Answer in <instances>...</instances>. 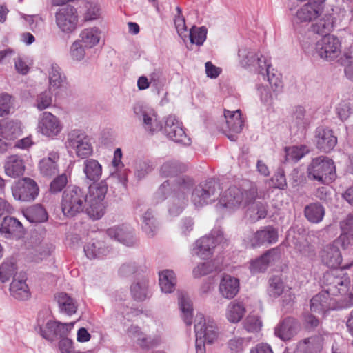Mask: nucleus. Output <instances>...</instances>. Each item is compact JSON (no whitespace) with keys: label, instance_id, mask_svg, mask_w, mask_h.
<instances>
[{"label":"nucleus","instance_id":"1","mask_svg":"<svg viewBox=\"0 0 353 353\" xmlns=\"http://www.w3.org/2000/svg\"><path fill=\"white\" fill-rule=\"evenodd\" d=\"M325 0H309L296 12L294 22L296 23L313 22L312 30L319 34L332 31L335 19L331 13H324Z\"/></svg>","mask_w":353,"mask_h":353},{"label":"nucleus","instance_id":"2","mask_svg":"<svg viewBox=\"0 0 353 353\" xmlns=\"http://www.w3.org/2000/svg\"><path fill=\"white\" fill-rule=\"evenodd\" d=\"M352 266L353 262L347 263L339 270L325 272L323 278L325 290L341 305H344V308L353 305V292L350 291V279L343 270Z\"/></svg>","mask_w":353,"mask_h":353},{"label":"nucleus","instance_id":"3","mask_svg":"<svg viewBox=\"0 0 353 353\" xmlns=\"http://www.w3.org/2000/svg\"><path fill=\"white\" fill-rule=\"evenodd\" d=\"M195 322L196 353H205V344H212L218 339V327L214 320L205 319L202 314L196 316Z\"/></svg>","mask_w":353,"mask_h":353},{"label":"nucleus","instance_id":"4","mask_svg":"<svg viewBox=\"0 0 353 353\" xmlns=\"http://www.w3.org/2000/svg\"><path fill=\"white\" fill-rule=\"evenodd\" d=\"M108 192V184L105 180L94 183L86 193L85 208L88 215L93 219H99L105 214L104 199Z\"/></svg>","mask_w":353,"mask_h":353},{"label":"nucleus","instance_id":"5","mask_svg":"<svg viewBox=\"0 0 353 353\" xmlns=\"http://www.w3.org/2000/svg\"><path fill=\"white\" fill-rule=\"evenodd\" d=\"M257 196V190L251 187L248 190L236 186L230 187L221 196L219 204L220 207L231 210L245 206Z\"/></svg>","mask_w":353,"mask_h":353},{"label":"nucleus","instance_id":"6","mask_svg":"<svg viewBox=\"0 0 353 353\" xmlns=\"http://www.w3.org/2000/svg\"><path fill=\"white\" fill-rule=\"evenodd\" d=\"M63 214L72 217L86 208V192L78 186H68L63 192L61 203Z\"/></svg>","mask_w":353,"mask_h":353},{"label":"nucleus","instance_id":"7","mask_svg":"<svg viewBox=\"0 0 353 353\" xmlns=\"http://www.w3.org/2000/svg\"><path fill=\"white\" fill-rule=\"evenodd\" d=\"M308 178L326 184L332 182L336 178V169L334 161L325 156L314 158L307 170Z\"/></svg>","mask_w":353,"mask_h":353},{"label":"nucleus","instance_id":"8","mask_svg":"<svg viewBox=\"0 0 353 353\" xmlns=\"http://www.w3.org/2000/svg\"><path fill=\"white\" fill-rule=\"evenodd\" d=\"M193 185L194 181L190 177L183 176L177 179L169 201L168 211L171 215H179L187 206L188 194Z\"/></svg>","mask_w":353,"mask_h":353},{"label":"nucleus","instance_id":"9","mask_svg":"<svg viewBox=\"0 0 353 353\" xmlns=\"http://www.w3.org/2000/svg\"><path fill=\"white\" fill-rule=\"evenodd\" d=\"M220 192V185L214 179L199 183L192 192V202L196 207H203L214 202Z\"/></svg>","mask_w":353,"mask_h":353},{"label":"nucleus","instance_id":"10","mask_svg":"<svg viewBox=\"0 0 353 353\" xmlns=\"http://www.w3.org/2000/svg\"><path fill=\"white\" fill-rule=\"evenodd\" d=\"M65 144L68 148L74 150L77 156L81 159L92 155L93 152L90 137L81 130H71L68 134Z\"/></svg>","mask_w":353,"mask_h":353},{"label":"nucleus","instance_id":"11","mask_svg":"<svg viewBox=\"0 0 353 353\" xmlns=\"http://www.w3.org/2000/svg\"><path fill=\"white\" fill-rule=\"evenodd\" d=\"M63 125L60 119L50 112H43L39 116L37 132L43 136L54 139L63 130Z\"/></svg>","mask_w":353,"mask_h":353},{"label":"nucleus","instance_id":"12","mask_svg":"<svg viewBox=\"0 0 353 353\" xmlns=\"http://www.w3.org/2000/svg\"><path fill=\"white\" fill-rule=\"evenodd\" d=\"M310 307L312 312L325 315L330 310L344 308V305H341L325 290L311 299Z\"/></svg>","mask_w":353,"mask_h":353},{"label":"nucleus","instance_id":"13","mask_svg":"<svg viewBox=\"0 0 353 353\" xmlns=\"http://www.w3.org/2000/svg\"><path fill=\"white\" fill-rule=\"evenodd\" d=\"M316 43L315 50L316 54L322 59L333 60L338 57L341 52V43L339 39L329 33Z\"/></svg>","mask_w":353,"mask_h":353},{"label":"nucleus","instance_id":"14","mask_svg":"<svg viewBox=\"0 0 353 353\" xmlns=\"http://www.w3.org/2000/svg\"><path fill=\"white\" fill-rule=\"evenodd\" d=\"M12 193L16 200L30 202L38 196L39 187L33 179L24 177L12 186Z\"/></svg>","mask_w":353,"mask_h":353},{"label":"nucleus","instance_id":"15","mask_svg":"<svg viewBox=\"0 0 353 353\" xmlns=\"http://www.w3.org/2000/svg\"><path fill=\"white\" fill-rule=\"evenodd\" d=\"M55 21L61 32L66 34L72 32L78 23L77 9L71 6L59 8L55 13Z\"/></svg>","mask_w":353,"mask_h":353},{"label":"nucleus","instance_id":"16","mask_svg":"<svg viewBox=\"0 0 353 353\" xmlns=\"http://www.w3.org/2000/svg\"><path fill=\"white\" fill-rule=\"evenodd\" d=\"M163 132L170 139L184 145L191 143L190 139L185 134L182 125L174 115H169L165 118Z\"/></svg>","mask_w":353,"mask_h":353},{"label":"nucleus","instance_id":"17","mask_svg":"<svg viewBox=\"0 0 353 353\" xmlns=\"http://www.w3.org/2000/svg\"><path fill=\"white\" fill-rule=\"evenodd\" d=\"M128 336L143 349H150L161 344V339L159 336H148L141 331V329L134 325L127 329Z\"/></svg>","mask_w":353,"mask_h":353},{"label":"nucleus","instance_id":"18","mask_svg":"<svg viewBox=\"0 0 353 353\" xmlns=\"http://www.w3.org/2000/svg\"><path fill=\"white\" fill-rule=\"evenodd\" d=\"M106 233L110 238L128 247L134 246L137 243L133 230L127 225H122L110 228L107 230Z\"/></svg>","mask_w":353,"mask_h":353},{"label":"nucleus","instance_id":"19","mask_svg":"<svg viewBox=\"0 0 353 353\" xmlns=\"http://www.w3.org/2000/svg\"><path fill=\"white\" fill-rule=\"evenodd\" d=\"M278 231L272 226H266L256 231L250 239L251 248H256L265 244H273L278 241Z\"/></svg>","mask_w":353,"mask_h":353},{"label":"nucleus","instance_id":"20","mask_svg":"<svg viewBox=\"0 0 353 353\" xmlns=\"http://www.w3.org/2000/svg\"><path fill=\"white\" fill-rule=\"evenodd\" d=\"M314 137L316 147L325 152L333 150L337 143V138L333 134L332 130L329 128H317Z\"/></svg>","mask_w":353,"mask_h":353},{"label":"nucleus","instance_id":"21","mask_svg":"<svg viewBox=\"0 0 353 353\" xmlns=\"http://www.w3.org/2000/svg\"><path fill=\"white\" fill-rule=\"evenodd\" d=\"M218 239L212 236H204L194 243L193 254L201 259H208L212 256Z\"/></svg>","mask_w":353,"mask_h":353},{"label":"nucleus","instance_id":"22","mask_svg":"<svg viewBox=\"0 0 353 353\" xmlns=\"http://www.w3.org/2000/svg\"><path fill=\"white\" fill-rule=\"evenodd\" d=\"M298 329L297 321L292 317H287L275 327L274 334L282 341H288L297 334Z\"/></svg>","mask_w":353,"mask_h":353},{"label":"nucleus","instance_id":"23","mask_svg":"<svg viewBox=\"0 0 353 353\" xmlns=\"http://www.w3.org/2000/svg\"><path fill=\"white\" fill-rule=\"evenodd\" d=\"M322 263L330 268H338L342 262V256L338 246L328 244L319 253Z\"/></svg>","mask_w":353,"mask_h":353},{"label":"nucleus","instance_id":"24","mask_svg":"<svg viewBox=\"0 0 353 353\" xmlns=\"http://www.w3.org/2000/svg\"><path fill=\"white\" fill-rule=\"evenodd\" d=\"M0 233L5 238H19L23 234L21 222L12 216H5L0 225Z\"/></svg>","mask_w":353,"mask_h":353},{"label":"nucleus","instance_id":"25","mask_svg":"<svg viewBox=\"0 0 353 353\" xmlns=\"http://www.w3.org/2000/svg\"><path fill=\"white\" fill-rule=\"evenodd\" d=\"M277 259V251L275 249L269 250L258 259L250 261V270L252 274L263 272Z\"/></svg>","mask_w":353,"mask_h":353},{"label":"nucleus","instance_id":"26","mask_svg":"<svg viewBox=\"0 0 353 353\" xmlns=\"http://www.w3.org/2000/svg\"><path fill=\"white\" fill-rule=\"evenodd\" d=\"M59 154L58 152L52 151L48 157H43L39 163L40 173L45 176H51L59 172L58 161Z\"/></svg>","mask_w":353,"mask_h":353},{"label":"nucleus","instance_id":"27","mask_svg":"<svg viewBox=\"0 0 353 353\" xmlns=\"http://www.w3.org/2000/svg\"><path fill=\"white\" fill-rule=\"evenodd\" d=\"M219 290L223 297L232 299L239 291V281L234 276L225 274L220 281Z\"/></svg>","mask_w":353,"mask_h":353},{"label":"nucleus","instance_id":"28","mask_svg":"<svg viewBox=\"0 0 353 353\" xmlns=\"http://www.w3.org/2000/svg\"><path fill=\"white\" fill-rule=\"evenodd\" d=\"M4 169L6 174L10 177H18L23 175L26 166L21 157L12 154L6 158Z\"/></svg>","mask_w":353,"mask_h":353},{"label":"nucleus","instance_id":"29","mask_svg":"<svg viewBox=\"0 0 353 353\" xmlns=\"http://www.w3.org/2000/svg\"><path fill=\"white\" fill-rule=\"evenodd\" d=\"M22 132L21 123L18 121L2 119L0 121V136L7 140H14Z\"/></svg>","mask_w":353,"mask_h":353},{"label":"nucleus","instance_id":"30","mask_svg":"<svg viewBox=\"0 0 353 353\" xmlns=\"http://www.w3.org/2000/svg\"><path fill=\"white\" fill-rule=\"evenodd\" d=\"M84 252L90 259H101L110 252L109 248L103 241L93 239L84 246Z\"/></svg>","mask_w":353,"mask_h":353},{"label":"nucleus","instance_id":"31","mask_svg":"<svg viewBox=\"0 0 353 353\" xmlns=\"http://www.w3.org/2000/svg\"><path fill=\"white\" fill-rule=\"evenodd\" d=\"M323 337L314 336L300 341L297 345L299 353H320L323 346Z\"/></svg>","mask_w":353,"mask_h":353},{"label":"nucleus","instance_id":"32","mask_svg":"<svg viewBox=\"0 0 353 353\" xmlns=\"http://www.w3.org/2000/svg\"><path fill=\"white\" fill-rule=\"evenodd\" d=\"M102 165L94 159H87L83 161V172L87 179L91 181H97L102 175Z\"/></svg>","mask_w":353,"mask_h":353},{"label":"nucleus","instance_id":"33","mask_svg":"<svg viewBox=\"0 0 353 353\" xmlns=\"http://www.w3.org/2000/svg\"><path fill=\"white\" fill-rule=\"evenodd\" d=\"M246 312L245 305L237 300L231 301L227 306L225 316L232 323H239Z\"/></svg>","mask_w":353,"mask_h":353},{"label":"nucleus","instance_id":"34","mask_svg":"<svg viewBox=\"0 0 353 353\" xmlns=\"http://www.w3.org/2000/svg\"><path fill=\"white\" fill-rule=\"evenodd\" d=\"M224 117L227 127L230 132L238 134L241 132L244 121L239 110L233 112L225 110Z\"/></svg>","mask_w":353,"mask_h":353},{"label":"nucleus","instance_id":"35","mask_svg":"<svg viewBox=\"0 0 353 353\" xmlns=\"http://www.w3.org/2000/svg\"><path fill=\"white\" fill-rule=\"evenodd\" d=\"M11 295L19 301H25L30 298V292L25 279H14L10 285Z\"/></svg>","mask_w":353,"mask_h":353},{"label":"nucleus","instance_id":"36","mask_svg":"<svg viewBox=\"0 0 353 353\" xmlns=\"http://www.w3.org/2000/svg\"><path fill=\"white\" fill-rule=\"evenodd\" d=\"M101 31L98 28H85L81 31L78 39L85 48H91L97 45L100 41Z\"/></svg>","mask_w":353,"mask_h":353},{"label":"nucleus","instance_id":"37","mask_svg":"<svg viewBox=\"0 0 353 353\" xmlns=\"http://www.w3.org/2000/svg\"><path fill=\"white\" fill-rule=\"evenodd\" d=\"M57 303L61 312L71 316L77 310V301L67 293L61 292L57 296Z\"/></svg>","mask_w":353,"mask_h":353},{"label":"nucleus","instance_id":"38","mask_svg":"<svg viewBox=\"0 0 353 353\" xmlns=\"http://www.w3.org/2000/svg\"><path fill=\"white\" fill-rule=\"evenodd\" d=\"M176 284L174 272L170 270H165L159 273V285L164 293H171Z\"/></svg>","mask_w":353,"mask_h":353},{"label":"nucleus","instance_id":"39","mask_svg":"<svg viewBox=\"0 0 353 353\" xmlns=\"http://www.w3.org/2000/svg\"><path fill=\"white\" fill-rule=\"evenodd\" d=\"M304 214L310 222L319 223L324 217L325 208L319 203H312L305 207Z\"/></svg>","mask_w":353,"mask_h":353},{"label":"nucleus","instance_id":"40","mask_svg":"<svg viewBox=\"0 0 353 353\" xmlns=\"http://www.w3.org/2000/svg\"><path fill=\"white\" fill-rule=\"evenodd\" d=\"M25 217L30 223H42L48 219V214L41 205H34L23 212Z\"/></svg>","mask_w":353,"mask_h":353},{"label":"nucleus","instance_id":"41","mask_svg":"<svg viewBox=\"0 0 353 353\" xmlns=\"http://www.w3.org/2000/svg\"><path fill=\"white\" fill-rule=\"evenodd\" d=\"M186 170L185 165L176 160L164 162L160 168V174L163 177H172Z\"/></svg>","mask_w":353,"mask_h":353},{"label":"nucleus","instance_id":"42","mask_svg":"<svg viewBox=\"0 0 353 353\" xmlns=\"http://www.w3.org/2000/svg\"><path fill=\"white\" fill-rule=\"evenodd\" d=\"M48 72L50 88L54 90L60 88L65 79L61 68L57 63H52Z\"/></svg>","mask_w":353,"mask_h":353},{"label":"nucleus","instance_id":"43","mask_svg":"<svg viewBox=\"0 0 353 353\" xmlns=\"http://www.w3.org/2000/svg\"><path fill=\"white\" fill-rule=\"evenodd\" d=\"M179 305L182 312V316L185 323L190 325L192 323V305L190 299L184 293L179 294Z\"/></svg>","mask_w":353,"mask_h":353},{"label":"nucleus","instance_id":"44","mask_svg":"<svg viewBox=\"0 0 353 353\" xmlns=\"http://www.w3.org/2000/svg\"><path fill=\"white\" fill-rule=\"evenodd\" d=\"M142 121L144 129L152 134L163 128L157 114L152 109L145 115Z\"/></svg>","mask_w":353,"mask_h":353},{"label":"nucleus","instance_id":"45","mask_svg":"<svg viewBox=\"0 0 353 353\" xmlns=\"http://www.w3.org/2000/svg\"><path fill=\"white\" fill-rule=\"evenodd\" d=\"M17 272V266L12 259H6L0 265V281H8Z\"/></svg>","mask_w":353,"mask_h":353},{"label":"nucleus","instance_id":"46","mask_svg":"<svg viewBox=\"0 0 353 353\" xmlns=\"http://www.w3.org/2000/svg\"><path fill=\"white\" fill-rule=\"evenodd\" d=\"M142 221L143 230L148 236L152 237L157 230L156 220L152 212L147 210L142 216Z\"/></svg>","mask_w":353,"mask_h":353},{"label":"nucleus","instance_id":"47","mask_svg":"<svg viewBox=\"0 0 353 353\" xmlns=\"http://www.w3.org/2000/svg\"><path fill=\"white\" fill-rule=\"evenodd\" d=\"M148 282L145 280L132 284L130 291L134 299L138 301H144L148 295Z\"/></svg>","mask_w":353,"mask_h":353},{"label":"nucleus","instance_id":"48","mask_svg":"<svg viewBox=\"0 0 353 353\" xmlns=\"http://www.w3.org/2000/svg\"><path fill=\"white\" fill-rule=\"evenodd\" d=\"M208 30L205 26L192 27L190 30V39L192 44L201 46L207 38Z\"/></svg>","mask_w":353,"mask_h":353},{"label":"nucleus","instance_id":"49","mask_svg":"<svg viewBox=\"0 0 353 353\" xmlns=\"http://www.w3.org/2000/svg\"><path fill=\"white\" fill-rule=\"evenodd\" d=\"M285 152L286 161L296 162L308 152V150L305 145H301L300 147L293 146L285 148Z\"/></svg>","mask_w":353,"mask_h":353},{"label":"nucleus","instance_id":"50","mask_svg":"<svg viewBox=\"0 0 353 353\" xmlns=\"http://www.w3.org/2000/svg\"><path fill=\"white\" fill-rule=\"evenodd\" d=\"M52 103V93L51 90L48 89L37 94L34 102V106L39 110L42 111L50 107Z\"/></svg>","mask_w":353,"mask_h":353},{"label":"nucleus","instance_id":"51","mask_svg":"<svg viewBox=\"0 0 353 353\" xmlns=\"http://www.w3.org/2000/svg\"><path fill=\"white\" fill-rule=\"evenodd\" d=\"M263 62L264 66L265 67V72L268 77V81L274 92L277 93L281 90L283 88V82L279 76H276L274 73H270V68L272 65L268 63V59H265Z\"/></svg>","mask_w":353,"mask_h":353},{"label":"nucleus","instance_id":"52","mask_svg":"<svg viewBox=\"0 0 353 353\" xmlns=\"http://www.w3.org/2000/svg\"><path fill=\"white\" fill-rule=\"evenodd\" d=\"M250 339L248 338L234 337L228 342V347L230 353H243L248 346Z\"/></svg>","mask_w":353,"mask_h":353},{"label":"nucleus","instance_id":"53","mask_svg":"<svg viewBox=\"0 0 353 353\" xmlns=\"http://www.w3.org/2000/svg\"><path fill=\"white\" fill-rule=\"evenodd\" d=\"M256 54L255 51L250 48H243L240 49L239 50L240 63L243 67L255 66Z\"/></svg>","mask_w":353,"mask_h":353},{"label":"nucleus","instance_id":"54","mask_svg":"<svg viewBox=\"0 0 353 353\" xmlns=\"http://www.w3.org/2000/svg\"><path fill=\"white\" fill-rule=\"evenodd\" d=\"M86 11L84 14L85 21H92L99 18L101 9L97 0H89L87 1Z\"/></svg>","mask_w":353,"mask_h":353},{"label":"nucleus","instance_id":"55","mask_svg":"<svg viewBox=\"0 0 353 353\" xmlns=\"http://www.w3.org/2000/svg\"><path fill=\"white\" fill-rule=\"evenodd\" d=\"M261 327L262 321L254 314H249L243 321V327L248 332H258Z\"/></svg>","mask_w":353,"mask_h":353},{"label":"nucleus","instance_id":"56","mask_svg":"<svg viewBox=\"0 0 353 353\" xmlns=\"http://www.w3.org/2000/svg\"><path fill=\"white\" fill-rule=\"evenodd\" d=\"M284 284L279 276H272L269 279L268 293L274 298L279 296L283 292Z\"/></svg>","mask_w":353,"mask_h":353},{"label":"nucleus","instance_id":"57","mask_svg":"<svg viewBox=\"0 0 353 353\" xmlns=\"http://www.w3.org/2000/svg\"><path fill=\"white\" fill-rule=\"evenodd\" d=\"M39 332L40 335L46 340L50 342L54 341L57 339L56 321H48L43 327H39Z\"/></svg>","mask_w":353,"mask_h":353},{"label":"nucleus","instance_id":"58","mask_svg":"<svg viewBox=\"0 0 353 353\" xmlns=\"http://www.w3.org/2000/svg\"><path fill=\"white\" fill-rule=\"evenodd\" d=\"M14 99L6 92L0 94V117L10 114L13 109Z\"/></svg>","mask_w":353,"mask_h":353},{"label":"nucleus","instance_id":"59","mask_svg":"<svg viewBox=\"0 0 353 353\" xmlns=\"http://www.w3.org/2000/svg\"><path fill=\"white\" fill-rule=\"evenodd\" d=\"M342 65H345V74L346 77L353 81V51L345 52L340 59Z\"/></svg>","mask_w":353,"mask_h":353},{"label":"nucleus","instance_id":"60","mask_svg":"<svg viewBox=\"0 0 353 353\" xmlns=\"http://www.w3.org/2000/svg\"><path fill=\"white\" fill-rule=\"evenodd\" d=\"M83 45L78 39L72 43L70 49V55L72 60L80 61L83 59L85 52Z\"/></svg>","mask_w":353,"mask_h":353},{"label":"nucleus","instance_id":"61","mask_svg":"<svg viewBox=\"0 0 353 353\" xmlns=\"http://www.w3.org/2000/svg\"><path fill=\"white\" fill-rule=\"evenodd\" d=\"M54 246L52 244H44L37 248L33 256L34 261L39 263L49 257L54 251Z\"/></svg>","mask_w":353,"mask_h":353},{"label":"nucleus","instance_id":"62","mask_svg":"<svg viewBox=\"0 0 353 353\" xmlns=\"http://www.w3.org/2000/svg\"><path fill=\"white\" fill-rule=\"evenodd\" d=\"M258 91L260 94V99L261 102L267 105V106H271L273 104L274 101L277 97V93L271 92L270 90L263 85H260L258 87Z\"/></svg>","mask_w":353,"mask_h":353},{"label":"nucleus","instance_id":"63","mask_svg":"<svg viewBox=\"0 0 353 353\" xmlns=\"http://www.w3.org/2000/svg\"><path fill=\"white\" fill-rule=\"evenodd\" d=\"M68 177L65 174H61L54 178L50 185V190L52 193L61 192L67 185Z\"/></svg>","mask_w":353,"mask_h":353},{"label":"nucleus","instance_id":"64","mask_svg":"<svg viewBox=\"0 0 353 353\" xmlns=\"http://www.w3.org/2000/svg\"><path fill=\"white\" fill-rule=\"evenodd\" d=\"M170 188L168 181H164L158 188L154 195V201L156 203L163 201L167 198V194L170 193Z\"/></svg>","mask_w":353,"mask_h":353}]
</instances>
